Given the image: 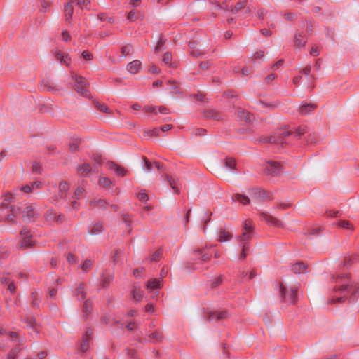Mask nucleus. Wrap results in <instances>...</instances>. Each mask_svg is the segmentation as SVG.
Returning <instances> with one entry per match:
<instances>
[{
  "label": "nucleus",
  "instance_id": "8",
  "mask_svg": "<svg viewBox=\"0 0 359 359\" xmlns=\"http://www.w3.org/2000/svg\"><path fill=\"white\" fill-rule=\"evenodd\" d=\"M92 335L93 332L90 329H88L83 334L82 337V341L79 346V351L81 353H84L88 349L90 344L92 341Z\"/></svg>",
  "mask_w": 359,
  "mask_h": 359
},
{
  "label": "nucleus",
  "instance_id": "17",
  "mask_svg": "<svg viewBox=\"0 0 359 359\" xmlns=\"http://www.w3.org/2000/svg\"><path fill=\"white\" fill-rule=\"evenodd\" d=\"M108 165L111 170L114 171L120 177H124L127 173V170L123 167H121L114 162H109Z\"/></svg>",
  "mask_w": 359,
  "mask_h": 359
},
{
  "label": "nucleus",
  "instance_id": "42",
  "mask_svg": "<svg viewBox=\"0 0 359 359\" xmlns=\"http://www.w3.org/2000/svg\"><path fill=\"white\" fill-rule=\"evenodd\" d=\"M21 351V348L16 346L11 351V352L7 355V359H15L18 357L19 353Z\"/></svg>",
  "mask_w": 359,
  "mask_h": 359
},
{
  "label": "nucleus",
  "instance_id": "58",
  "mask_svg": "<svg viewBox=\"0 0 359 359\" xmlns=\"http://www.w3.org/2000/svg\"><path fill=\"white\" fill-rule=\"evenodd\" d=\"M79 141H74L73 142H71L69 144V149L72 151H76L78 150L79 149Z\"/></svg>",
  "mask_w": 359,
  "mask_h": 359
},
{
  "label": "nucleus",
  "instance_id": "40",
  "mask_svg": "<svg viewBox=\"0 0 359 359\" xmlns=\"http://www.w3.org/2000/svg\"><path fill=\"white\" fill-rule=\"evenodd\" d=\"M300 73L305 75L306 79L309 82H311L313 79V76L310 74L311 73V67L307 65L304 69L300 71Z\"/></svg>",
  "mask_w": 359,
  "mask_h": 359
},
{
  "label": "nucleus",
  "instance_id": "16",
  "mask_svg": "<svg viewBox=\"0 0 359 359\" xmlns=\"http://www.w3.org/2000/svg\"><path fill=\"white\" fill-rule=\"evenodd\" d=\"M141 68V62L138 60H135L127 65V70L132 74H136L139 72Z\"/></svg>",
  "mask_w": 359,
  "mask_h": 359
},
{
  "label": "nucleus",
  "instance_id": "34",
  "mask_svg": "<svg viewBox=\"0 0 359 359\" xmlns=\"http://www.w3.org/2000/svg\"><path fill=\"white\" fill-rule=\"evenodd\" d=\"M224 165L229 171L234 172L236 170V163L234 159L231 158H226L224 162Z\"/></svg>",
  "mask_w": 359,
  "mask_h": 359
},
{
  "label": "nucleus",
  "instance_id": "18",
  "mask_svg": "<svg viewBox=\"0 0 359 359\" xmlns=\"http://www.w3.org/2000/svg\"><path fill=\"white\" fill-rule=\"evenodd\" d=\"M217 240L221 243L226 242L231 239V233L224 229L221 228L217 232Z\"/></svg>",
  "mask_w": 359,
  "mask_h": 359
},
{
  "label": "nucleus",
  "instance_id": "60",
  "mask_svg": "<svg viewBox=\"0 0 359 359\" xmlns=\"http://www.w3.org/2000/svg\"><path fill=\"white\" fill-rule=\"evenodd\" d=\"M67 261L69 263L74 264V263H76V259L75 256L72 252H69L67 255Z\"/></svg>",
  "mask_w": 359,
  "mask_h": 359
},
{
  "label": "nucleus",
  "instance_id": "49",
  "mask_svg": "<svg viewBox=\"0 0 359 359\" xmlns=\"http://www.w3.org/2000/svg\"><path fill=\"white\" fill-rule=\"evenodd\" d=\"M71 39L72 37L69 32L66 29H63L61 33V40L65 42H69Z\"/></svg>",
  "mask_w": 359,
  "mask_h": 359
},
{
  "label": "nucleus",
  "instance_id": "20",
  "mask_svg": "<svg viewBox=\"0 0 359 359\" xmlns=\"http://www.w3.org/2000/svg\"><path fill=\"white\" fill-rule=\"evenodd\" d=\"M161 285L162 280L161 279L154 278L147 282L146 287L149 291H151L153 290L160 288Z\"/></svg>",
  "mask_w": 359,
  "mask_h": 359
},
{
  "label": "nucleus",
  "instance_id": "41",
  "mask_svg": "<svg viewBox=\"0 0 359 359\" xmlns=\"http://www.w3.org/2000/svg\"><path fill=\"white\" fill-rule=\"evenodd\" d=\"M247 4V0H239L236 5L231 9L233 13H237L242 8H245Z\"/></svg>",
  "mask_w": 359,
  "mask_h": 359
},
{
  "label": "nucleus",
  "instance_id": "10",
  "mask_svg": "<svg viewBox=\"0 0 359 359\" xmlns=\"http://www.w3.org/2000/svg\"><path fill=\"white\" fill-rule=\"evenodd\" d=\"M281 171V165L278 162L270 161L267 163L265 168V172L267 175L277 176Z\"/></svg>",
  "mask_w": 359,
  "mask_h": 359
},
{
  "label": "nucleus",
  "instance_id": "48",
  "mask_svg": "<svg viewBox=\"0 0 359 359\" xmlns=\"http://www.w3.org/2000/svg\"><path fill=\"white\" fill-rule=\"evenodd\" d=\"M8 256V251L3 243H0V259H6Z\"/></svg>",
  "mask_w": 359,
  "mask_h": 359
},
{
  "label": "nucleus",
  "instance_id": "62",
  "mask_svg": "<svg viewBox=\"0 0 359 359\" xmlns=\"http://www.w3.org/2000/svg\"><path fill=\"white\" fill-rule=\"evenodd\" d=\"M53 54H54L55 57L57 60H60V62L62 61V59L63 58V56H64V54L62 51H60L59 50H55L54 51Z\"/></svg>",
  "mask_w": 359,
  "mask_h": 359
},
{
  "label": "nucleus",
  "instance_id": "52",
  "mask_svg": "<svg viewBox=\"0 0 359 359\" xmlns=\"http://www.w3.org/2000/svg\"><path fill=\"white\" fill-rule=\"evenodd\" d=\"M77 6L81 9L87 8L89 1L88 0H75Z\"/></svg>",
  "mask_w": 359,
  "mask_h": 359
},
{
  "label": "nucleus",
  "instance_id": "3",
  "mask_svg": "<svg viewBox=\"0 0 359 359\" xmlns=\"http://www.w3.org/2000/svg\"><path fill=\"white\" fill-rule=\"evenodd\" d=\"M252 229L253 227L251 222L249 220L244 221L242 234L237 237L239 246L242 248L241 252L239 255V259L241 260L244 259L249 252L250 247L248 245V243L252 238Z\"/></svg>",
  "mask_w": 359,
  "mask_h": 359
},
{
  "label": "nucleus",
  "instance_id": "56",
  "mask_svg": "<svg viewBox=\"0 0 359 359\" xmlns=\"http://www.w3.org/2000/svg\"><path fill=\"white\" fill-rule=\"evenodd\" d=\"M112 280H113V277L111 275H108L107 276L104 277L103 278V280H102V286L103 287L108 286Z\"/></svg>",
  "mask_w": 359,
  "mask_h": 359
},
{
  "label": "nucleus",
  "instance_id": "38",
  "mask_svg": "<svg viewBox=\"0 0 359 359\" xmlns=\"http://www.w3.org/2000/svg\"><path fill=\"white\" fill-rule=\"evenodd\" d=\"M162 60L163 63L169 65L170 67H176V65L174 62H172V55L168 52L163 54Z\"/></svg>",
  "mask_w": 359,
  "mask_h": 359
},
{
  "label": "nucleus",
  "instance_id": "54",
  "mask_svg": "<svg viewBox=\"0 0 359 359\" xmlns=\"http://www.w3.org/2000/svg\"><path fill=\"white\" fill-rule=\"evenodd\" d=\"M142 111L147 114L154 113L157 114L156 107L154 106H146L142 109Z\"/></svg>",
  "mask_w": 359,
  "mask_h": 359
},
{
  "label": "nucleus",
  "instance_id": "6",
  "mask_svg": "<svg viewBox=\"0 0 359 359\" xmlns=\"http://www.w3.org/2000/svg\"><path fill=\"white\" fill-rule=\"evenodd\" d=\"M38 215L36 205L32 204L26 206L22 211V217L27 222L34 221Z\"/></svg>",
  "mask_w": 359,
  "mask_h": 359
},
{
  "label": "nucleus",
  "instance_id": "32",
  "mask_svg": "<svg viewBox=\"0 0 359 359\" xmlns=\"http://www.w3.org/2000/svg\"><path fill=\"white\" fill-rule=\"evenodd\" d=\"M90 205L93 208L104 209V208H106V207L107 205V203L104 200L97 199V200L91 201L90 202Z\"/></svg>",
  "mask_w": 359,
  "mask_h": 359
},
{
  "label": "nucleus",
  "instance_id": "22",
  "mask_svg": "<svg viewBox=\"0 0 359 359\" xmlns=\"http://www.w3.org/2000/svg\"><path fill=\"white\" fill-rule=\"evenodd\" d=\"M69 190V185L65 182H61L59 184V195L60 198L66 200L67 198V191Z\"/></svg>",
  "mask_w": 359,
  "mask_h": 359
},
{
  "label": "nucleus",
  "instance_id": "61",
  "mask_svg": "<svg viewBox=\"0 0 359 359\" xmlns=\"http://www.w3.org/2000/svg\"><path fill=\"white\" fill-rule=\"evenodd\" d=\"M285 18L290 21H293L297 19V15L294 13H287L285 14Z\"/></svg>",
  "mask_w": 359,
  "mask_h": 359
},
{
  "label": "nucleus",
  "instance_id": "25",
  "mask_svg": "<svg viewBox=\"0 0 359 359\" xmlns=\"http://www.w3.org/2000/svg\"><path fill=\"white\" fill-rule=\"evenodd\" d=\"M92 168L89 163H83L78 168L79 174L83 177L88 176Z\"/></svg>",
  "mask_w": 359,
  "mask_h": 359
},
{
  "label": "nucleus",
  "instance_id": "24",
  "mask_svg": "<svg viewBox=\"0 0 359 359\" xmlns=\"http://www.w3.org/2000/svg\"><path fill=\"white\" fill-rule=\"evenodd\" d=\"M307 42V38L302 34H296L294 36L295 46L298 48H303Z\"/></svg>",
  "mask_w": 359,
  "mask_h": 359
},
{
  "label": "nucleus",
  "instance_id": "12",
  "mask_svg": "<svg viewBox=\"0 0 359 359\" xmlns=\"http://www.w3.org/2000/svg\"><path fill=\"white\" fill-rule=\"evenodd\" d=\"M260 217L262 219L264 220L265 222H266L268 224H269L271 225H273L276 227H282L283 226V223L281 221H280L279 219H278L276 217H273L271 215H269V214H267L266 212L261 213Z\"/></svg>",
  "mask_w": 359,
  "mask_h": 359
},
{
  "label": "nucleus",
  "instance_id": "1",
  "mask_svg": "<svg viewBox=\"0 0 359 359\" xmlns=\"http://www.w3.org/2000/svg\"><path fill=\"white\" fill-rule=\"evenodd\" d=\"M331 283L334 296L329 299V303H343L348 297L351 302L357 299L359 295V284L352 280L348 273L333 275Z\"/></svg>",
  "mask_w": 359,
  "mask_h": 359
},
{
  "label": "nucleus",
  "instance_id": "53",
  "mask_svg": "<svg viewBox=\"0 0 359 359\" xmlns=\"http://www.w3.org/2000/svg\"><path fill=\"white\" fill-rule=\"evenodd\" d=\"M132 50V46L130 45L124 46L121 48V53L123 54V57H126V55L130 54Z\"/></svg>",
  "mask_w": 359,
  "mask_h": 359
},
{
  "label": "nucleus",
  "instance_id": "13",
  "mask_svg": "<svg viewBox=\"0 0 359 359\" xmlns=\"http://www.w3.org/2000/svg\"><path fill=\"white\" fill-rule=\"evenodd\" d=\"M142 169L146 172H151L153 171L154 168L156 167L158 170H161L162 166L158 165L156 162L151 163L146 158H142Z\"/></svg>",
  "mask_w": 359,
  "mask_h": 359
},
{
  "label": "nucleus",
  "instance_id": "44",
  "mask_svg": "<svg viewBox=\"0 0 359 359\" xmlns=\"http://www.w3.org/2000/svg\"><path fill=\"white\" fill-rule=\"evenodd\" d=\"M337 225L341 227V228H343V229H353V226L352 224L350 223L349 221L348 220H340L338 223H337Z\"/></svg>",
  "mask_w": 359,
  "mask_h": 359
},
{
  "label": "nucleus",
  "instance_id": "26",
  "mask_svg": "<svg viewBox=\"0 0 359 359\" xmlns=\"http://www.w3.org/2000/svg\"><path fill=\"white\" fill-rule=\"evenodd\" d=\"M227 316V312L226 311H212L210 312L209 316V320H214V319H223L225 318Z\"/></svg>",
  "mask_w": 359,
  "mask_h": 359
},
{
  "label": "nucleus",
  "instance_id": "57",
  "mask_svg": "<svg viewBox=\"0 0 359 359\" xmlns=\"http://www.w3.org/2000/svg\"><path fill=\"white\" fill-rule=\"evenodd\" d=\"M265 107H269V105L265 104L263 101L256 102L254 106V107L257 110H262Z\"/></svg>",
  "mask_w": 359,
  "mask_h": 359
},
{
  "label": "nucleus",
  "instance_id": "7",
  "mask_svg": "<svg viewBox=\"0 0 359 359\" xmlns=\"http://www.w3.org/2000/svg\"><path fill=\"white\" fill-rule=\"evenodd\" d=\"M194 260L196 263H205L210 260L211 255L205 252V248H197L193 251Z\"/></svg>",
  "mask_w": 359,
  "mask_h": 359
},
{
  "label": "nucleus",
  "instance_id": "2",
  "mask_svg": "<svg viewBox=\"0 0 359 359\" xmlns=\"http://www.w3.org/2000/svg\"><path fill=\"white\" fill-rule=\"evenodd\" d=\"M309 132L306 126H300L297 130L292 131L287 128H282L276 131L273 135L260 138L259 141L264 143L276 144H290L292 139H300Z\"/></svg>",
  "mask_w": 359,
  "mask_h": 359
},
{
  "label": "nucleus",
  "instance_id": "43",
  "mask_svg": "<svg viewBox=\"0 0 359 359\" xmlns=\"http://www.w3.org/2000/svg\"><path fill=\"white\" fill-rule=\"evenodd\" d=\"M223 280H224V276L222 275L214 278L213 280H212V282H211V287L215 288V287H218L223 283Z\"/></svg>",
  "mask_w": 359,
  "mask_h": 359
},
{
  "label": "nucleus",
  "instance_id": "55",
  "mask_svg": "<svg viewBox=\"0 0 359 359\" xmlns=\"http://www.w3.org/2000/svg\"><path fill=\"white\" fill-rule=\"evenodd\" d=\"M137 198L140 201H147L149 199L148 195L145 190L142 189L137 194Z\"/></svg>",
  "mask_w": 359,
  "mask_h": 359
},
{
  "label": "nucleus",
  "instance_id": "39",
  "mask_svg": "<svg viewBox=\"0 0 359 359\" xmlns=\"http://www.w3.org/2000/svg\"><path fill=\"white\" fill-rule=\"evenodd\" d=\"M167 84L170 86V89L172 93H180L179 86L175 81L169 80L168 81Z\"/></svg>",
  "mask_w": 359,
  "mask_h": 359
},
{
  "label": "nucleus",
  "instance_id": "36",
  "mask_svg": "<svg viewBox=\"0 0 359 359\" xmlns=\"http://www.w3.org/2000/svg\"><path fill=\"white\" fill-rule=\"evenodd\" d=\"M238 115L241 119L244 120L245 122H250L252 121L251 114L249 112L245 111V110L239 109L238 110Z\"/></svg>",
  "mask_w": 359,
  "mask_h": 359
},
{
  "label": "nucleus",
  "instance_id": "37",
  "mask_svg": "<svg viewBox=\"0 0 359 359\" xmlns=\"http://www.w3.org/2000/svg\"><path fill=\"white\" fill-rule=\"evenodd\" d=\"M131 294L133 297V299L137 302H140L142 299V294L140 288H137L136 287H134L133 289L131 290Z\"/></svg>",
  "mask_w": 359,
  "mask_h": 359
},
{
  "label": "nucleus",
  "instance_id": "28",
  "mask_svg": "<svg viewBox=\"0 0 359 359\" xmlns=\"http://www.w3.org/2000/svg\"><path fill=\"white\" fill-rule=\"evenodd\" d=\"M46 219L48 222H61L62 215H57L56 213L53 212V211H48L46 215H45Z\"/></svg>",
  "mask_w": 359,
  "mask_h": 359
},
{
  "label": "nucleus",
  "instance_id": "59",
  "mask_svg": "<svg viewBox=\"0 0 359 359\" xmlns=\"http://www.w3.org/2000/svg\"><path fill=\"white\" fill-rule=\"evenodd\" d=\"M95 106H96L97 109H98L99 110H100L103 112L110 113L109 109L105 105H102L97 102Z\"/></svg>",
  "mask_w": 359,
  "mask_h": 359
},
{
  "label": "nucleus",
  "instance_id": "33",
  "mask_svg": "<svg viewBox=\"0 0 359 359\" xmlns=\"http://www.w3.org/2000/svg\"><path fill=\"white\" fill-rule=\"evenodd\" d=\"M74 295L77 297L78 300H83L86 297V293L84 292V285L81 283L75 290Z\"/></svg>",
  "mask_w": 359,
  "mask_h": 359
},
{
  "label": "nucleus",
  "instance_id": "50",
  "mask_svg": "<svg viewBox=\"0 0 359 359\" xmlns=\"http://www.w3.org/2000/svg\"><path fill=\"white\" fill-rule=\"evenodd\" d=\"M111 182L108 177H102L99 180V184L100 187H107L111 184Z\"/></svg>",
  "mask_w": 359,
  "mask_h": 359
},
{
  "label": "nucleus",
  "instance_id": "31",
  "mask_svg": "<svg viewBox=\"0 0 359 359\" xmlns=\"http://www.w3.org/2000/svg\"><path fill=\"white\" fill-rule=\"evenodd\" d=\"M104 230L103 225L100 222L95 223L88 231V233L91 235H97Z\"/></svg>",
  "mask_w": 359,
  "mask_h": 359
},
{
  "label": "nucleus",
  "instance_id": "23",
  "mask_svg": "<svg viewBox=\"0 0 359 359\" xmlns=\"http://www.w3.org/2000/svg\"><path fill=\"white\" fill-rule=\"evenodd\" d=\"M165 180L168 182V184L171 187V188L175 191V193H180V190L177 186V179H175L170 175H166Z\"/></svg>",
  "mask_w": 359,
  "mask_h": 359
},
{
  "label": "nucleus",
  "instance_id": "11",
  "mask_svg": "<svg viewBox=\"0 0 359 359\" xmlns=\"http://www.w3.org/2000/svg\"><path fill=\"white\" fill-rule=\"evenodd\" d=\"M250 196L252 200L261 201L269 197L268 194L260 188H253L250 191Z\"/></svg>",
  "mask_w": 359,
  "mask_h": 359
},
{
  "label": "nucleus",
  "instance_id": "46",
  "mask_svg": "<svg viewBox=\"0 0 359 359\" xmlns=\"http://www.w3.org/2000/svg\"><path fill=\"white\" fill-rule=\"evenodd\" d=\"M93 262L91 259H86L81 266V269L83 272H87L91 268Z\"/></svg>",
  "mask_w": 359,
  "mask_h": 359
},
{
  "label": "nucleus",
  "instance_id": "19",
  "mask_svg": "<svg viewBox=\"0 0 359 359\" xmlns=\"http://www.w3.org/2000/svg\"><path fill=\"white\" fill-rule=\"evenodd\" d=\"M163 338V333L159 330H156L148 336L147 341L151 343H156L161 341Z\"/></svg>",
  "mask_w": 359,
  "mask_h": 359
},
{
  "label": "nucleus",
  "instance_id": "4",
  "mask_svg": "<svg viewBox=\"0 0 359 359\" xmlns=\"http://www.w3.org/2000/svg\"><path fill=\"white\" fill-rule=\"evenodd\" d=\"M279 292L283 300L288 304H294L297 301V290L293 287H285L283 283L280 284Z\"/></svg>",
  "mask_w": 359,
  "mask_h": 359
},
{
  "label": "nucleus",
  "instance_id": "9",
  "mask_svg": "<svg viewBox=\"0 0 359 359\" xmlns=\"http://www.w3.org/2000/svg\"><path fill=\"white\" fill-rule=\"evenodd\" d=\"M20 236L22 239L21 243H20V248L26 249L29 247L32 246L33 245V240H32V236L30 233V231L27 229H23L20 231Z\"/></svg>",
  "mask_w": 359,
  "mask_h": 359
},
{
  "label": "nucleus",
  "instance_id": "64",
  "mask_svg": "<svg viewBox=\"0 0 359 359\" xmlns=\"http://www.w3.org/2000/svg\"><path fill=\"white\" fill-rule=\"evenodd\" d=\"M47 356V353L45 351L39 352L35 358L30 359H45Z\"/></svg>",
  "mask_w": 359,
  "mask_h": 359
},
{
  "label": "nucleus",
  "instance_id": "30",
  "mask_svg": "<svg viewBox=\"0 0 359 359\" xmlns=\"http://www.w3.org/2000/svg\"><path fill=\"white\" fill-rule=\"evenodd\" d=\"M233 201H238L243 205H247L250 203V199L248 196L240 194H236L232 196Z\"/></svg>",
  "mask_w": 359,
  "mask_h": 359
},
{
  "label": "nucleus",
  "instance_id": "14",
  "mask_svg": "<svg viewBox=\"0 0 359 359\" xmlns=\"http://www.w3.org/2000/svg\"><path fill=\"white\" fill-rule=\"evenodd\" d=\"M0 334L3 336H8L10 339H12L13 341H16L18 340V344L20 345L22 344L25 342L24 339L22 338H18V333L15 332H6V330L4 328L0 327Z\"/></svg>",
  "mask_w": 359,
  "mask_h": 359
},
{
  "label": "nucleus",
  "instance_id": "47",
  "mask_svg": "<svg viewBox=\"0 0 359 359\" xmlns=\"http://www.w3.org/2000/svg\"><path fill=\"white\" fill-rule=\"evenodd\" d=\"M204 115L208 117V118H212V119H219L220 118V115L215 112V111H205Z\"/></svg>",
  "mask_w": 359,
  "mask_h": 359
},
{
  "label": "nucleus",
  "instance_id": "63",
  "mask_svg": "<svg viewBox=\"0 0 359 359\" xmlns=\"http://www.w3.org/2000/svg\"><path fill=\"white\" fill-rule=\"evenodd\" d=\"M194 97L196 98V100L198 101H200V102H206V97L205 96L202 94V93H200V94H197V95H194Z\"/></svg>",
  "mask_w": 359,
  "mask_h": 359
},
{
  "label": "nucleus",
  "instance_id": "21",
  "mask_svg": "<svg viewBox=\"0 0 359 359\" xmlns=\"http://www.w3.org/2000/svg\"><path fill=\"white\" fill-rule=\"evenodd\" d=\"M73 14V7L72 6V2H67L65 4V21L67 23H70Z\"/></svg>",
  "mask_w": 359,
  "mask_h": 359
},
{
  "label": "nucleus",
  "instance_id": "45",
  "mask_svg": "<svg viewBox=\"0 0 359 359\" xmlns=\"http://www.w3.org/2000/svg\"><path fill=\"white\" fill-rule=\"evenodd\" d=\"M92 309V304L90 300H86L84 302L83 311L85 313V317L87 318L88 313H90V311Z\"/></svg>",
  "mask_w": 359,
  "mask_h": 359
},
{
  "label": "nucleus",
  "instance_id": "51",
  "mask_svg": "<svg viewBox=\"0 0 359 359\" xmlns=\"http://www.w3.org/2000/svg\"><path fill=\"white\" fill-rule=\"evenodd\" d=\"M138 11H131L128 13L127 19L130 21H135L137 19Z\"/></svg>",
  "mask_w": 359,
  "mask_h": 359
},
{
  "label": "nucleus",
  "instance_id": "15",
  "mask_svg": "<svg viewBox=\"0 0 359 359\" xmlns=\"http://www.w3.org/2000/svg\"><path fill=\"white\" fill-rule=\"evenodd\" d=\"M316 105L310 103H304L299 107L298 111L302 115H307L314 111Z\"/></svg>",
  "mask_w": 359,
  "mask_h": 359
},
{
  "label": "nucleus",
  "instance_id": "5",
  "mask_svg": "<svg viewBox=\"0 0 359 359\" xmlns=\"http://www.w3.org/2000/svg\"><path fill=\"white\" fill-rule=\"evenodd\" d=\"M72 78L74 80V89L81 96L88 97L90 93L87 89V82L86 79L77 74H72Z\"/></svg>",
  "mask_w": 359,
  "mask_h": 359
},
{
  "label": "nucleus",
  "instance_id": "29",
  "mask_svg": "<svg viewBox=\"0 0 359 359\" xmlns=\"http://www.w3.org/2000/svg\"><path fill=\"white\" fill-rule=\"evenodd\" d=\"M121 217H122V220L123 221V222L125 223V225H126L125 231L128 233H130L132 231L130 217L129 215H128L127 213H122Z\"/></svg>",
  "mask_w": 359,
  "mask_h": 359
},
{
  "label": "nucleus",
  "instance_id": "27",
  "mask_svg": "<svg viewBox=\"0 0 359 359\" xmlns=\"http://www.w3.org/2000/svg\"><path fill=\"white\" fill-rule=\"evenodd\" d=\"M290 269L294 273H300L306 269V266L304 262H299L292 264Z\"/></svg>",
  "mask_w": 359,
  "mask_h": 359
},
{
  "label": "nucleus",
  "instance_id": "35",
  "mask_svg": "<svg viewBox=\"0 0 359 359\" xmlns=\"http://www.w3.org/2000/svg\"><path fill=\"white\" fill-rule=\"evenodd\" d=\"M161 135V132L159 127L154 128L152 130H145L144 133V136L147 137H159Z\"/></svg>",
  "mask_w": 359,
  "mask_h": 359
}]
</instances>
